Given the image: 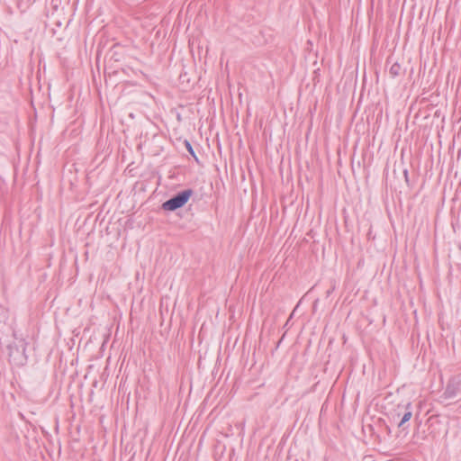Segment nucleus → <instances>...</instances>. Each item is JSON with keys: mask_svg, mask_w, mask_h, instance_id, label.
Wrapping results in <instances>:
<instances>
[{"mask_svg": "<svg viewBox=\"0 0 461 461\" xmlns=\"http://www.w3.org/2000/svg\"><path fill=\"white\" fill-rule=\"evenodd\" d=\"M193 192L190 189L185 190L171 199L166 201L162 204V208L166 211H175L178 208L183 207L190 199Z\"/></svg>", "mask_w": 461, "mask_h": 461, "instance_id": "f257e3e1", "label": "nucleus"}, {"mask_svg": "<svg viewBox=\"0 0 461 461\" xmlns=\"http://www.w3.org/2000/svg\"><path fill=\"white\" fill-rule=\"evenodd\" d=\"M402 409L404 410L402 418L401 421L399 422L398 426L402 427L403 424L411 420L412 417V411H411V403L410 402H402Z\"/></svg>", "mask_w": 461, "mask_h": 461, "instance_id": "f03ea898", "label": "nucleus"}, {"mask_svg": "<svg viewBox=\"0 0 461 461\" xmlns=\"http://www.w3.org/2000/svg\"><path fill=\"white\" fill-rule=\"evenodd\" d=\"M402 403L398 404L397 409L393 410L391 412V416H392L393 419L399 418L401 416L402 411H404V410L402 409Z\"/></svg>", "mask_w": 461, "mask_h": 461, "instance_id": "7ed1b4c3", "label": "nucleus"}, {"mask_svg": "<svg viewBox=\"0 0 461 461\" xmlns=\"http://www.w3.org/2000/svg\"><path fill=\"white\" fill-rule=\"evenodd\" d=\"M400 69V67L398 65H393L391 69H390V72L391 74L393 75H397L398 74V70Z\"/></svg>", "mask_w": 461, "mask_h": 461, "instance_id": "20e7f679", "label": "nucleus"}, {"mask_svg": "<svg viewBox=\"0 0 461 461\" xmlns=\"http://www.w3.org/2000/svg\"><path fill=\"white\" fill-rule=\"evenodd\" d=\"M186 146H187L188 150L193 154L194 151H193L191 145L188 142H186Z\"/></svg>", "mask_w": 461, "mask_h": 461, "instance_id": "39448f33", "label": "nucleus"}]
</instances>
